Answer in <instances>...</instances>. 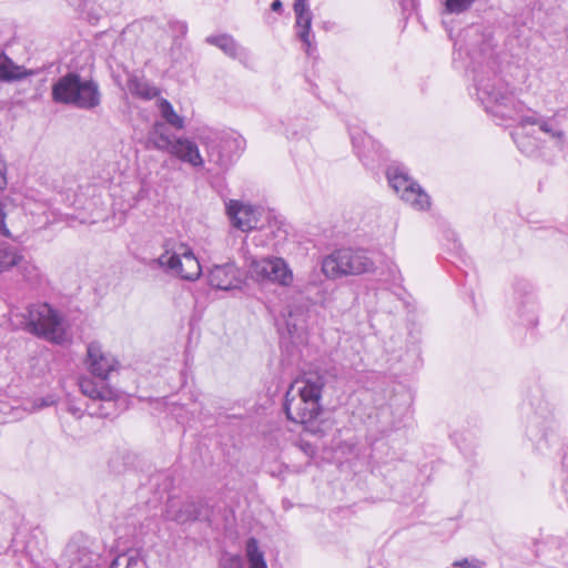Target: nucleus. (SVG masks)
<instances>
[{"mask_svg":"<svg viewBox=\"0 0 568 568\" xmlns=\"http://www.w3.org/2000/svg\"><path fill=\"white\" fill-rule=\"evenodd\" d=\"M545 118L544 116H539L537 114H532V115H526V116H523L521 118V121H520V124L523 128H526L528 125H531V126H539L540 122L544 120Z\"/></svg>","mask_w":568,"mask_h":568,"instance_id":"nucleus-32","label":"nucleus"},{"mask_svg":"<svg viewBox=\"0 0 568 568\" xmlns=\"http://www.w3.org/2000/svg\"><path fill=\"white\" fill-rule=\"evenodd\" d=\"M52 100L81 110H92L100 105L101 93L97 82L83 80L78 73L70 72L52 85Z\"/></svg>","mask_w":568,"mask_h":568,"instance_id":"nucleus-2","label":"nucleus"},{"mask_svg":"<svg viewBox=\"0 0 568 568\" xmlns=\"http://www.w3.org/2000/svg\"><path fill=\"white\" fill-rule=\"evenodd\" d=\"M247 272L257 282L277 283L283 286L290 285L293 280L288 265L281 257H250Z\"/></svg>","mask_w":568,"mask_h":568,"instance_id":"nucleus-9","label":"nucleus"},{"mask_svg":"<svg viewBox=\"0 0 568 568\" xmlns=\"http://www.w3.org/2000/svg\"><path fill=\"white\" fill-rule=\"evenodd\" d=\"M374 267V262L363 250L341 248L322 262V271L328 278L372 272Z\"/></svg>","mask_w":568,"mask_h":568,"instance_id":"nucleus-6","label":"nucleus"},{"mask_svg":"<svg viewBox=\"0 0 568 568\" xmlns=\"http://www.w3.org/2000/svg\"><path fill=\"white\" fill-rule=\"evenodd\" d=\"M308 8L307 0H294L293 9Z\"/></svg>","mask_w":568,"mask_h":568,"instance_id":"nucleus-37","label":"nucleus"},{"mask_svg":"<svg viewBox=\"0 0 568 568\" xmlns=\"http://www.w3.org/2000/svg\"><path fill=\"white\" fill-rule=\"evenodd\" d=\"M271 9L272 11L274 12H278L281 13L282 12V9H283V3L281 0H274L271 4Z\"/></svg>","mask_w":568,"mask_h":568,"instance_id":"nucleus-36","label":"nucleus"},{"mask_svg":"<svg viewBox=\"0 0 568 568\" xmlns=\"http://www.w3.org/2000/svg\"><path fill=\"white\" fill-rule=\"evenodd\" d=\"M207 283L222 291L239 288L242 283L241 271L233 262L213 265L207 273Z\"/></svg>","mask_w":568,"mask_h":568,"instance_id":"nucleus-12","label":"nucleus"},{"mask_svg":"<svg viewBox=\"0 0 568 568\" xmlns=\"http://www.w3.org/2000/svg\"><path fill=\"white\" fill-rule=\"evenodd\" d=\"M548 550L552 552V559L562 561L568 566V545L561 544L558 540H551L548 545Z\"/></svg>","mask_w":568,"mask_h":568,"instance_id":"nucleus-27","label":"nucleus"},{"mask_svg":"<svg viewBox=\"0 0 568 568\" xmlns=\"http://www.w3.org/2000/svg\"><path fill=\"white\" fill-rule=\"evenodd\" d=\"M136 562H138L136 557H130V558L128 559V565H126V567H128V568H130V567H132V566L136 565Z\"/></svg>","mask_w":568,"mask_h":568,"instance_id":"nucleus-40","label":"nucleus"},{"mask_svg":"<svg viewBox=\"0 0 568 568\" xmlns=\"http://www.w3.org/2000/svg\"><path fill=\"white\" fill-rule=\"evenodd\" d=\"M87 365L93 377L106 381L110 372L115 368L116 361L112 355L104 353L98 342H92L87 348Z\"/></svg>","mask_w":568,"mask_h":568,"instance_id":"nucleus-13","label":"nucleus"},{"mask_svg":"<svg viewBox=\"0 0 568 568\" xmlns=\"http://www.w3.org/2000/svg\"><path fill=\"white\" fill-rule=\"evenodd\" d=\"M454 568H484L485 562L476 558H464L455 560L452 565Z\"/></svg>","mask_w":568,"mask_h":568,"instance_id":"nucleus-31","label":"nucleus"},{"mask_svg":"<svg viewBox=\"0 0 568 568\" xmlns=\"http://www.w3.org/2000/svg\"><path fill=\"white\" fill-rule=\"evenodd\" d=\"M158 109L160 112L161 118L163 119V123L169 124L175 130H182L185 126L184 118L179 115L172 103L166 99H159L158 100Z\"/></svg>","mask_w":568,"mask_h":568,"instance_id":"nucleus-22","label":"nucleus"},{"mask_svg":"<svg viewBox=\"0 0 568 568\" xmlns=\"http://www.w3.org/2000/svg\"><path fill=\"white\" fill-rule=\"evenodd\" d=\"M286 327L292 337H296L302 341V334L304 332V326L293 321V314L290 313L288 318L286 321Z\"/></svg>","mask_w":568,"mask_h":568,"instance_id":"nucleus-30","label":"nucleus"},{"mask_svg":"<svg viewBox=\"0 0 568 568\" xmlns=\"http://www.w3.org/2000/svg\"><path fill=\"white\" fill-rule=\"evenodd\" d=\"M13 207L12 203L8 199L0 200V236L10 237V231L6 225V219Z\"/></svg>","mask_w":568,"mask_h":568,"instance_id":"nucleus-29","label":"nucleus"},{"mask_svg":"<svg viewBox=\"0 0 568 568\" xmlns=\"http://www.w3.org/2000/svg\"><path fill=\"white\" fill-rule=\"evenodd\" d=\"M324 385L322 375L308 373L296 379L285 395L284 410L287 418L303 425L312 434L320 433L317 418L322 413L320 400Z\"/></svg>","mask_w":568,"mask_h":568,"instance_id":"nucleus-1","label":"nucleus"},{"mask_svg":"<svg viewBox=\"0 0 568 568\" xmlns=\"http://www.w3.org/2000/svg\"><path fill=\"white\" fill-rule=\"evenodd\" d=\"M126 87L132 95L143 100H152L160 94V90L155 85L136 74L129 77Z\"/></svg>","mask_w":568,"mask_h":568,"instance_id":"nucleus-19","label":"nucleus"},{"mask_svg":"<svg viewBox=\"0 0 568 568\" xmlns=\"http://www.w3.org/2000/svg\"><path fill=\"white\" fill-rule=\"evenodd\" d=\"M351 139L358 158L365 165H368L371 161H374L373 153H376V143L372 136L364 132L356 131L351 132Z\"/></svg>","mask_w":568,"mask_h":568,"instance_id":"nucleus-18","label":"nucleus"},{"mask_svg":"<svg viewBox=\"0 0 568 568\" xmlns=\"http://www.w3.org/2000/svg\"><path fill=\"white\" fill-rule=\"evenodd\" d=\"M262 210L250 204L231 200L226 204V213L234 227L250 232L260 226Z\"/></svg>","mask_w":568,"mask_h":568,"instance_id":"nucleus-11","label":"nucleus"},{"mask_svg":"<svg viewBox=\"0 0 568 568\" xmlns=\"http://www.w3.org/2000/svg\"><path fill=\"white\" fill-rule=\"evenodd\" d=\"M296 21V34L298 39L307 47V52L312 45L313 34L311 32L313 14L310 8L294 9Z\"/></svg>","mask_w":568,"mask_h":568,"instance_id":"nucleus-20","label":"nucleus"},{"mask_svg":"<svg viewBox=\"0 0 568 568\" xmlns=\"http://www.w3.org/2000/svg\"><path fill=\"white\" fill-rule=\"evenodd\" d=\"M22 317L21 325L24 331L58 345L67 341L64 318L50 304H31Z\"/></svg>","mask_w":568,"mask_h":568,"instance_id":"nucleus-4","label":"nucleus"},{"mask_svg":"<svg viewBox=\"0 0 568 568\" xmlns=\"http://www.w3.org/2000/svg\"><path fill=\"white\" fill-rule=\"evenodd\" d=\"M185 281H196L202 274V266L192 248L184 243L179 245L178 252L170 254L165 251L154 261Z\"/></svg>","mask_w":568,"mask_h":568,"instance_id":"nucleus-8","label":"nucleus"},{"mask_svg":"<svg viewBox=\"0 0 568 568\" xmlns=\"http://www.w3.org/2000/svg\"><path fill=\"white\" fill-rule=\"evenodd\" d=\"M169 153L193 168H201L204 164L196 143L187 138H176Z\"/></svg>","mask_w":568,"mask_h":568,"instance_id":"nucleus-16","label":"nucleus"},{"mask_svg":"<svg viewBox=\"0 0 568 568\" xmlns=\"http://www.w3.org/2000/svg\"><path fill=\"white\" fill-rule=\"evenodd\" d=\"M2 162L0 161V190H2L6 184H7V181H6V178H4V174H3V170H2Z\"/></svg>","mask_w":568,"mask_h":568,"instance_id":"nucleus-38","label":"nucleus"},{"mask_svg":"<svg viewBox=\"0 0 568 568\" xmlns=\"http://www.w3.org/2000/svg\"><path fill=\"white\" fill-rule=\"evenodd\" d=\"M69 3L80 10L87 7V0H68Z\"/></svg>","mask_w":568,"mask_h":568,"instance_id":"nucleus-35","label":"nucleus"},{"mask_svg":"<svg viewBox=\"0 0 568 568\" xmlns=\"http://www.w3.org/2000/svg\"><path fill=\"white\" fill-rule=\"evenodd\" d=\"M69 568H98L99 556L87 546L72 540L65 549Z\"/></svg>","mask_w":568,"mask_h":568,"instance_id":"nucleus-14","label":"nucleus"},{"mask_svg":"<svg viewBox=\"0 0 568 568\" xmlns=\"http://www.w3.org/2000/svg\"><path fill=\"white\" fill-rule=\"evenodd\" d=\"M119 559H120V557H115V558L111 561V564H110L109 568H119V566H120V561H119Z\"/></svg>","mask_w":568,"mask_h":568,"instance_id":"nucleus-39","label":"nucleus"},{"mask_svg":"<svg viewBox=\"0 0 568 568\" xmlns=\"http://www.w3.org/2000/svg\"><path fill=\"white\" fill-rule=\"evenodd\" d=\"M23 260V255L17 246L9 244L0 245V273L8 272L18 266Z\"/></svg>","mask_w":568,"mask_h":568,"instance_id":"nucleus-23","label":"nucleus"},{"mask_svg":"<svg viewBox=\"0 0 568 568\" xmlns=\"http://www.w3.org/2000/svg\"><path fill=\"white\" fill-rule=\"evenodd\" d=\"M222 568H243V564L237 556H232L223 561Z\"/></svg>","mask_w":568,"mask_h":568,"instance_id":"nucleus-33","label":"nucleus"},{"mask_svg":"<svg viewBox=\"0 0 568 568\" xmlns=\"http://www.w3.org/2000/svg\"><path fill=\"white\" fill-rule=\"evenodd\" d=\"M206 42L217 47L232 59H240L245 53L244 48H242L232 36L226 33L209 36Z\"/></svg>","mask_w":568,"mask_h":568,"instance_id":"nucleus-21","label":"nucleus"},{"mask_svg":"<svg viewBox=\"0 0 568 568\" xmlns=\"http://www.w3.org/2000/svg\"><path fill=\"white\" fill-rule=\"evenodd\" d=\"M477 0H445V12L460 14L469 10Z\"/></svg>","mask_w":568,"mask_h":568,"instance_id":"nucleus-26","label":"nucleus"},{"mask_svg":"<svg viewBox=\"0 0 568 568\" xmlns=\"http://www.w3.org/2000/svg\"><path fill=\"white\" fill-rule=\"evenodd\" d=\"M386 175L389 185L404 202L419 211L429 207L428 194L408 175L404 168L397 165L389 166Z\"/></svg>","mask_w":568,"mask_h":568,"instance_id":"nucleus-7","label":"nucleus"},{"mask_svg":"<svg viewBox=\"0 0 568 568\" xmlns=\"http://www.w3.org/2000/svg\"><path fill=\"white\" fill-rule=\"evenodd\" d=\"M539 131L548 134L551 139L558 141L559 143H564L565 132L560 130L554 122L552 119H544L539 126Z\"/></svg>","mask_w":568,"mask_h":568,"instance_id":"nucleus-25","label":"nucleus"},{"mask_svg":"<svg viewBox=\"0 0 568 568\" xmlns=\"http://www.w3.org/2000/svg\"><path fill=\"white\" fill-rule=\"evenodd\" d=\"M165 518L179 525L195 520H209V506L202 499H187L183 503L170 501L166 505Z\"/></svg>","mask_w":568,"mask_h":568,"instance_id":"nucleus-10","label":"nucleus"},{"mask_svg":"<svg viewBox=\"0 0 568 568\" xmlns=\"http://www.w3.org/2000/svg\"><path fill=\"white\" fill-rule=\"evenodd\" d=\"M481 60L475 69L474 84L475 97L483 110L493 118L496 116V63L497 54L491 40L484 41L479 47Z\"/></svg>","mask_w":568,"mask_h":568,"instance_id":"nucleus-3","label":"nucleus"},{"mask_svg":"<svg viewBox=\"0 0 568 568\" xmlns=\"http://www.w3.org/2000/svg\"><path fill=\"white\" fill-rule=\"evenodd\" d=\"M149 142L155 150L170 152L174 140L168 133H159L153 136H149Z\"/></svg>","mask_w":568,"mask_h":568,"instance_id":"nucleus-28","label":"nucleus"},{"mask_svg":"<svg viewBox=\"0 0 568 568\" xmlns=\"http://www.w3.org/2000/svg\"><path fill=\"white\" fill-rule=\"evenodd\" d=\"M199 141L205 148L209 162L222 170L233 165L246 146L244 138L237 132L206 130L199 134Z\"/></svg>","mask_w":568,"mask_h":568,"instance_id":"nucleus-5","label":"nucleus"},{"mask_svg":"<svg viewBox=\"0 0 568 568\" xmlns=\"http://www.w3.org/2000/svg\"><path fill=\"white\" fill-rule=\"evenodd\" d=\"M159 133H166L165 131V123L161 122V121H156L154 122V124L152 125L150 132H149V136H153V135H156Z\"/></svg>","mask_w":568,"mask_h":568,"instance_id":"nucleus-34","label":"nucleus"},{"mask_svg":"<svg viewBox=\"0 0 568 568\" xmlns=\"http://www.w3.org/2000/svg\"><path fill=\"white\" fill-rule=\"evenodd\" d=\"M37 70L18 65L6 53H0V82H16L36 75Z\"/></svg>","mask_w":568,"mask_h":568,"instance_id":"nucleus-17","label":"nucleus"},{"mask_svg":"<svg viewBox=\"0 0 568 568\" xmlns=\"http://www.w3.org/2000/svg\"><path fill=\"white\" fill-rule=\"evenodd\" d=\"M245 552L248 561V568H267L264 554L261 551L258 541L254 537L247 539Z\"/></svg>","mask_w":568,"mask_h":568,"instance_id":"nucleus-24","label":"nucleus"},{"mask_svg":"<svg viewBox=\"0 0 568 568\" xmlns=\"http://www.w3.org/2000/svg\"><path fill=\"white\" fill-rule=\"evenodd\" d=\"M83 395L102 402H113L116 398V390L110 387L103 378L82 377L79 383Z\"/></svg>","mask_w":568,"mask_h":568,"instance_id":"nucleus-15","label":"nucleus"}]
</instances>
